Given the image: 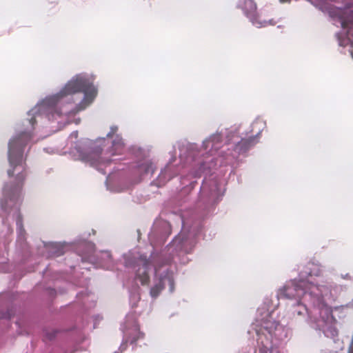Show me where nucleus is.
<instances>
[{"label":"nucleus","mask_w":353,"mask_h":353,"mask_svg":"<svg viewBox=\"0 0 353 353\" xmlns=\"http://www.w3.org/2000/svg\"><path fill=\"white\" fill-rule=\"evenodd\" d=\"M189 236L185 233V228H183L181 232L173 240L172 243L174 246L179 247V249H184V245L189 240Z\"/></svg>","instance_id":"nucleus-12"},{"label":"nucleus","mask_w":353,"mask_h":353,"mask_svg":"<svg viewBox=\"0 0 353 353\" xmlns=\"http://www.w3.org/2000/svg\"><path fill=\"white\" fill-rule=\"evenodd\" d=\"M126 345L125 343H122L119 347L120 352H123L125 350Z\"/></svg>","instance_id":"nucleus-16"},{"label":"nucleus","mask_w":353,"mask_h":353,"mask_svg":"<svg viewBox=\"0 0 353 353\" xmlns=\"http://www.w3.org/2000/svg\"><path fill=\"white\" fill-rule=\"evenodd\" d=\"M320 275L319 270L311 271L306 279L289 281L280 292L289 300L286 313L290 319L304 321L327 337H334L337 334L336 320L327 304L337 297L343 288Z\"/></svg>","instance_id":"nucleus-2"},{"label":"nucleus","mask_w":353,"mask_h":353,"mask_svg":"<svg viewBox=\"0 0 353 353\" xmlns=\"http://www.w3.org/2000/svg\"><path fill=\"white\" fill-rule=\"evenodd\" d=\"M289 1V0H280V1H281V2H282V3L287 2V1Z\"/></svg>","instance_id":"nucleus-18"},{"label":"nucleus","mask_w":353,"mask_h":353,"mask_svg":"<svg viewBox=\"0 0 353 353\" xmlns=\"http://www.w3.org/2000/svg\"><path fill=\"white\" fill-rule=\"evenodd\" d=\"M265 128V122L261 119L254 121L252 125V131L255 132L256 135H259Z\"/></svg>","instance_id":"nucleus-13"},{"label":"nucleus","mask_w":353,"mask_h":353,"mask_svg":"<svg viewBox=\"0 0 353 353\" xmlns=\"http://www.w3.org/2000/svg\"><path fill=\"white\" fill-rule=\"evenodd\" d=\"M237 6L243 10L244 14L256 28H265L275 24L273 19H266L263 12H256V5L252 0H239Z\"/></svg>","instance_id":"nucleus-7"},{"label":"nucleus","mask_w":353,"mask_h":353,"mask_svg":"<svg viewBox=\"0 0 353 353\" xmlns=\"http://www.w3.org/2000/svg\"><path fill=\"white\" fill-rule=\"evenodd\" d=\"M154 168V165L150 160H144L138 165V171L143 176L152 174Z\"/></svg>","instance_id":"nucleus-11"},{"label":"nucleus","mask_w":353,"mask_h":353,"mask_svg":"<svg viewBox=\"0 0 353 353\" xmlns=\"http://www.w3.org/2000/svg\"><path fill=\"white\" fill-rule=\"evenodd\" d=\"M16 222H17V226L18 232H19V235H21L22 232H23V230H22V226H21L20 216L19 214L17 215Z\"/></svg>","instance_id":"nucleus-14"},{"label":"nucleus","mask_w":353,"mask_h":353,"mask_svg":"<svg viewBox=\"0 0 353 353\" xmlns=\"http://www.w3.org/2000/svg\"><path fill=\"white\" fill-rule=\"evenodd\" d=\"M225 144H223V135L214 134L203 141L201 155L204 159L201 162V172L212 169L217 164L226 165L232 162L240 153L245 152L250 146L256 141L254 138L243 139L235 132H225Z\"/></svg>","instance_id":"nucleus-3"},{"label":"nucleus","mask_w":353,"mask_h":353,"mask_svg":"<svg viewBox=\"0 0 353 353\" xmlns=\"http://www.w3.org/2000/svg\"><path fill=\"white\" fill-rule=\"evenodd\" d=\"M107 188H108V189H109L110 190L113 191V192H120V191H121V190H120V189H112L108 184H107Z\"/></svg>","instance_id":"nucleus-17"},{"label":"nucleus","mask_w":353,"mask_h":353,"mask_svg":"<svg viewBox=\"0 0 353 353\" xmlns=\"http://www.w3.org/2000/svg\"><path fill=\"white\" fill-rule=\"evenodd\" d=\"M114 353H119V352H114Z\"/></svg>","instance_id":"nucleus-19"},{"label":"nucleus","mask_w":353,"mask_h":353,"mask_svg":"<svg viewBox=\"0 0 353 353\" xmlns=\"http://www.w3.org/2000/svg\"><path fill=\"white\" fill-rule=\"evenodd\" d=\"M118 128L112 126L107 134L108 139H111L110 145L104 138H99L93 143L79 145L73 152L76 159L90 165L103 172L104 169L116 159L114 157L123 154L125 150L124 142L117 134Z\"/></svg>","instance_id":"nucleus-5"},{"label":"nucleus","mask_w":353,"mask_h":353,"mask_svg":"<svg viewBox=\"0 0 353 353\" xmlns=\"http://www.w3.org/2000/svg\"><path fill=\"white\" fill-rule=\"evenodd\" d=\"M95 75L79 73L74 75L57 94L39 102L28 113V119L8 142L7 173L15 182L6 183L3 188L1 208L5 211L17 208L22 195V184L27 176L26 157L28 143L39 120H57L70 123V117L85 110L95 99L98 88L94 85Z\"/></svg>","instance_id":"nucleus-1"},{"label":"nucleus","mask_w":353,"mask_h":353,"mask_svg":"<svg viewBox=\"0 0 353 353\" xmlns=\"http://www.w3.org/2000/svg\"><path fill=\"white\" fill-rule=\"evenodd\" d=\"M276 316L275 311L268 308L266 304L257 310L252 330L255 332L260 353H280L279 346L290 335V329L280 324Z\"/></svg>","instance_id":"nucleus-4"},{"label":"nucleus","mask_w":353,"mask_h":353,"mask_svg":"<svg viewBox=\"0 0 353 353\" xmlns=\"http://www.w3.org/2000/svg\"><path fill=\"white\" fill-rule=\"evenodd\" d=\"M225 189L223 182L216 179H205L201 186L202 194L205 195L213 202L223 196Z\"/></svg>","instance_id":"nucleus-8"},{"label":"nucleus","mask_w":353,"mask_h":353,"mask_svg":"<svg viewBox=\"0 0 353 353\" xmlns=\"http://www.w3.org/2000/svg\"><path fill=\"white\" fill-rule=\"evenodd\" d=\"M103 258L106 259H110V254L108 252H105L104 253H103Z\"/></svg>","instance_id":"nucleus-15"},{"label":"nucleus","mask_w":353,"mask_h":353,"mask_svg":"<svg viewBox=\"0 0 353 353\" xmlns=\"http://www.w3.org/2000/svg\"><path fill=\"white\" fill-rule=\"evenodd\" d=\"M177 172V169L171 163H169L163 170H161L159 177V185H164Z\"/></svg>","instance_id":"nucleus-10"},{"label":"nucleus","mask_w":353,"mask_h":353,"mask_svg":"<svg viewBox=\"0 0 353 353\" xmlns=\"http://www.w3.org/2000/svg\"><path fill=\"white\" fill-rule=\"evenodd\" d=\"M121 330L123 333L124 340H131L132 343H134L139 339L142 338L143 335V333L139 332L134 314H129L126 316L125 322L121 326Z\"/></svg>","instance_id":"nucleus-9"},{"label":"nucleus","mask_w":353,"mask_h":353,"mask_svg":"<svg viewBox=\"0 0 353 353\" xmlns=\"http://www.w3.org/2000/svg\"><path fill=\"white\" fill-rule=\"evenodd\" d=\"M125 264L127 267H133L135 270V279L142 285L150 286V294L152 298L157 297L165 286L169 287V291H174L173 272L167 263L159 261L152 265L145 256H137L132 254L125 256Z\"/></svg>","instance_id":"nucleus-6"}]
</instances>
